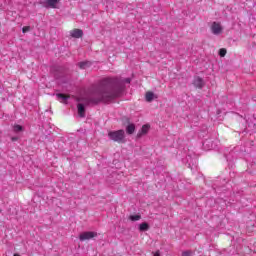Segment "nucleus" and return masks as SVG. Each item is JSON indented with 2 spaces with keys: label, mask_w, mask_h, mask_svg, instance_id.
Masks as SVG:
<instances>
[{
  "label": "nucleus",
  "mask_w": 256,
  "mask_h": 256,
  "mask_svg": "<svg viewBox=\"0 0 256 256\" xmlns=\"http://www.w3.org/2000/svg\"><path fill=\"white\" fill-rule=\"evenodd\" d=\"M125 83L129 85L131 78H104L98 86L92 89L91 95L88 97V105H97V103H110L116 97L123 95L125 91Z\"/></svg>",
  "instance_id": "nucleus-1"
},
{
  "label": "nucleus",
  "mask_w": 256,
  "mask_h": 256,
  "mask_svg": "<svg viewBox=\"0 0 256 256\" xmlns=\"http://www.w3.org/2000/svg\"><path fill=\"white\" fill-rule=\"evenodd\" d=\"M108 137L115 143H125V130L110 131Z\"/></svg>",
  "instance_id": "nucleus-2"
},
{
  "label": "nucleus",
  "mask_w": 256,
  "mask_h": 256,
  "mask_svg": "<svg viewBox=\"0 0 256 256\" xmlns=\"http://www.w3.org/2000/svg\"><path fill=\"white\" fill-rule=\"evenodd\" d=\"M59 1L61 0H42L41 5L50 9H57V5H59Z\"/></svg>",
  "instance_id": "nucleus-3"
},
{
  "label": "nucleus",
  "mask_w": 256,
  "mask_h": 256,
  "mask_svg": "<svg viewBox=\"0 0 256 256\" xmlns=\"http://www.w3.org/2000/svg\"><path fill=\"white\" fill-rule=\"evenodd\" d=\"M211 31L213 35H221L223 32V26H221V23L219 22H213L211 25Z\"/></svg>",
  "instance_id": "nucleus-4"
},
{
  "label": "nucleus",
  "mask_w": 256,
  "mask_h": 256,
  "mask_svg": "<svg viewBox=\"0 0 256 256\" xmlns=\"http://www.w3.org/2000/svg\"><path fill=\"white\" fill-rule=\"evenodd\" d=\"M94 237H97V232H83L80 234L79 239L80 241H88Z\"/></svg>",
  "instance_id": "nucleus-5"
},
{
  "label": "nucleus",
  "mask_w": 256,
  "mask_h": 256,
  "mask_svg": "<svg viewBox=\"0 0 256 256\" xmlns=\"http://www.w3.org/2000/svg\"><path fill=\"white\" fill-rule=\"evenodd\" d=\"M149 129H151V126H149V124L143 125L141 130L137 133V138L141 139V137L147 135V133H149Z\"/></svg>",
  "instance_id": "nucleus-6"
},
{
  "label": "nucleus",
  "mask_w": 256,
  "mask_h": 256,
  "mask_svg": "<svg viewBox=\"0 0 256 256\" xmlns=\"http://www.w3.org/2000/svg\"><path fill=\"white\" fill-rule=\"evenodd\" d=\"M193 84L198 88V89H203L205 87V81H203V78L197 76L194 78Z\"/></svg>",
  "instance_id": "nucleus-7"
},
{
  "label": "nucleus",
  "mask_w": 256,
  "mask_h": 256,
  "mask_svg": "<svg viewBox=\"0 0 256 256\" xmlns=\"http://www.w3.org/2000/svg\"><path fill=\"white\" fill-rule=\"evenodd\" d=\"M71 37L74 39H81L83 37V30L81 29H74L70 32Z\"/></svg>",
  "instance_id": "nucleus-8"
},
{
  "label": "nucleus",
  "mask_w": 256,
  "mask_h": 256,
  "mask_svg": "<svg viewBox=\"0 0 256 256\" xmlns=\"http://www.w3.org/2000/svg\"><path fill=\"white\" fill-rule=\"evenodd\" d=\"M77 109H78V115L79 117H85V105L79 103L77 105Z\"/></svg>",
  "instance_id": "nucleus-9"
},
{
  "label": "nucleus",
  "mask_w": 256,
  "mask_h": 256,
  "mask_svg": "<svg viewBox=\"0 0 256 256\" xmlns=\"http://www.w3.org/2000/svg\"><path fill=\"white\" fill-rule=\"evenodd\" d=\"M126 133L128 135H133L135 133V124H128L126 127Z\"/></svg>",
  "instance_id": "nucleus-10"
},
{
  "label": "nucleus",
  "mask_w": 256,
  "mask_h": 256,
  "mask_svg": "<svg viewBox=\"0 0 256 256\" xmlns=\"http://www.w3.org/2000/svg\"><path fill=\"white\" fill-rule=\"evenodd\" d=\"M155 98V94L153 92H147L145 95V99L148 103H151L153 99Z\"/></svg>",
  "instance_id": "nucleus-11"
},
{
  "label": "nucleus",
  "mask_w": 256,
  "mask_h": 256,
  "mask_svg": "<svg viewBox=\"0 0 256 256\" xmlns=\"http://www.w3.org/2000/svg\"><path fill=\"white\" fill-rule=\"evenodd\" d=\"M90 65H91L90 61H84V62L78 63V66L80 67V69H87Z\"/></svg>",
  "instance_id": "nucleus-12"
},
{
  "label": "nucleus",
  "mask_w": 256,
  "mask_h": 256,
  "mask_svg": "<svg viewBox=\"0 0 256 256\" xmlns=\"http://www.w3.org/2000/svg\"><path fill=\"white\" fill-rule=\"evenodd\" d=\"M139 231H149V224L147 222H143L139 225Z\"/></svg>",
  "instance_id": "nucleus-13"
},
{
  "label": "nucleus",
  "mask_w": 256,
  "mask_h": 256,
  "mask_svg": "<svg viewBox=\"0 0 256 256\" xmlns=\"http://www.w3.org/2000/svg\"><path fill=\"white\" fill-rule=\"evenodd\" d=\"M56 96H57V99H58L59 101H67V99H69V96H67V95H65V94H61V93L56 94Z\"/></svg>",
  "instance_id": "nucleus-14"
},
{
  "label": "nucleus",
  "mask_w": 256,
  "mask_h": 256,
  "mask_svg": "<svg viewBox=\"0 0 256 256\" xmlns=\"http://www.w3.org/2000/svg\"><path fill=\"white\" fill-rule=\"evenodd\" d=\"M13 131H14V133H21V131H23V126L16 124L13 127Z\"/></svg>",
  "instance_id": "nucleus-15"
},
{
  "label": "nucleus",
  "mask_w": 256,
  "mask_h": 256,
  "mask_svg": "<svg viewBox=\"0 0 256 256\" xmlns=\"http://www.w3.org/2000/svg\"><path fill=\"white\" fill-rule=\"evenodd\" d=\"M140 219H141V215L139 214L130 216V221H139Z\"/></svg>",
  "instance_id": "nucleus-16"
},
{
  "label": "nucleus",
  "mask_w": 256,
  "mask_h": 256,
  "mask_svg": "<svg viewBox=\"0 0 256 256\" xmlns=\"http://www.w3.org/2000/svg\"><path fill=\"white\" fill-rule=\"evenodd\" d=\"M219 55H220V57H225V55H227V49L221 48L219 50Z\"/></svg>",
  "instance_id": "nucleus-17"
},
{
  "label": "nucleus",
  "mask_w": 256,
  "mask_h": 256,
  "mask_svg": "<svg viewBox=\"0 0 256 256\" xmlns=\"http://www.w3.org/2000/svg\"><path fill=\"white\" fill-rule=\"evenodd\" d=\"M182 256H193V251L191 250H187L182 252Z\"/></svg>",
  "instance_id": "nucleus-18"
},
{
  "label": "nucleus",
  "mask_w": 256,
  "mask_h": 256,
  "mask_svg": "<svg viewBox=\"0 0 256 256\" xmlns=\"http://www.w3.org/2000/svg\"><path fill=\"white\" fill-rule=\"evenodd\" d=\"M29 31H31V27H29V26H25V27H23V29H22V33H27V32H29Z\"/></svg>",
  "instance_id": "nucleus-19"
},
{
  "label": "nucleus",
  "mask_w": 256,
  "mask_h": 256,
  "mask_svg": "<svg viewBox=\"0 0 256 256\" xmlns=\"http://www.w3.org/2000/svg\"><path fill=\"white\" fill-rule=\"evenodd\" d=\"M207 145H209V140H205V141L203 142V147H207Z\"/></svg>",
  "instance_id": "nucleus-20"
},
{
  "label": "nucleus",
  "mask_w": 256,
  "mask_h": 256,
  "mask_svg": "<svg viewBox=\"0 0 256 256\" xmlns=\"http://www.w3.org/2000/svg\"><path fill=\"white\" fill-rule=\"evenodd\" d=\"M11 141H19V137L14 136V137L11 138Z\"/></svg>",
  "instance_id": "nucleus-21"
},
{
  "label": "nucleus",
  "mask_w": 256,
  "mask_h": 256,
  "mask_svg": "<svg viewBox=\"0 0 256 256\" xmlns=\"http://www.w3.org/2000/svg\"><path fill=\"white\" fill-rule=\"evenodd\" d=\"M208 149H213V145L209 146Z\"/></svg>",
  "instance_id": "nucleus-22"
},
{
  "label": "nucleus",
  "mask_w": 256,
  "mask_h": 256,
  "mask_svg": "<svg viewBox=\"0 0 256 256\" xmlns=\"http://www.w3.org/2000/svg\"><path fill=\"white\" fill-rule=\"evenodd\" d=\"M13 256H21V255H19V254H14Z\"/></svg>",
  "instance_id": "nucleus-23"
}]
</instances>
